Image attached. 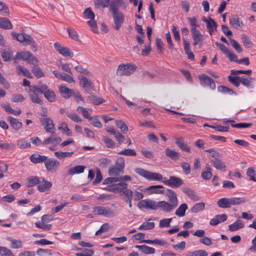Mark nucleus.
Segmentation results:
<instances>
[{
	"label": "nucleus",
	"mask_w": 256,
	"mask_h": 256,
	"mask_svg": "<svg viewBox=\"0 0 256 256\" xmlns=\"http://www.w3.org/2000/svg\"><path fill=\"white\" fill-rule=\"evenodd\" d=\"M0 254L1 256H14L12 252L8 248L0 246Z\"/></svg>",
	"instance_id": "nucleus-62"
},
{
	"label": "nucleus",
	"mask_w": 256,
	"mask_h": 256,
	"mask_svg": "<svg viewBox=\"0 0 256 256\" xmlns=\"http://www.w3.org/2000/svg\"><path fill=\"white\" fill-rule=\"evenodd\" d=\"M52 186V183L46 180L45 179L40 178V182L38 186V189L40 192H44L49 190Z\"/></svg>",
	"instance_id": "nucleus-14"
},
{
	"label": "nucleus",
	"mask_w": 256,
	"mask_h": 256,
	"mask_svg": "<svg viewBox=\"0 0 256 256\" xmlns=\"http://www.w3.org/2000/svg\"><path fill=\"white\" fill-rule=\"evenodd\" d=\"M8 120L10 122L11 126L16 130H18L22 126V123L20 122L18 120L9 116L8 118Z\"/></svg>",
	"instance_id": "nucleus-26"
},
{
	"label": "nucleus",
	"mask_w": 256,
	"mask_h": 256,
	"mask_svg": "<svg viewBox=\"0 0 256 256\" xmlns=\"http://www.w3.org/2000/svg\"><path fill=\"white\" fill-rule=\"evenodd\" d=\"M77 112H81L84 118L89 119L92 116L88 112V110L82 106H79L77 108Z\"/></svg>",
	"instance_id": "nucleus-52"
},
{
	"label": "nucleus",
	"mask_w": 256,
	"mask_h": 256,
	"mask_svg": "<svg viewBox=\"0 0 256 256\" xmlns=\"http://www.w3.org/2000/svg\"><path fill=\"white\" fill-rule=\"evenodd\" d=\"M128 188V184L124 182H120L114 184L115 193L122 194L123 192Z\"/></svg>",
	"instance_id": "nucleus-35"
},
{
	"label": "nucleus",
	"mask_w": 256,
	"mask_h": 256,
	"mask_svg": "<svg viewBox=\"0 0 256 256\" xmlns=\"http://www.w3.org/2000/svg\"><path fill=\"white\" fill-rule=\"evenodd\" d=\"M66 30L69 36L73 39L74 40L78 42L80 41V39L78 38V33L73 29H72L70 28H66Z\"/></svg>",
	"instance_id": "nucleus-55"
},
{
	"label": "nucleus",
	"mask_w": 256,
	"mask_h": 256,
	"mask_svg": "<svg viewBox=\"0 0 256 256\" xmlns=\"http://www.w3.org/2000/svg\"><path fill=\"white\" fill-rule=\"evenodd\" d=\"M174 142L182 150L187 152H190V147L185 144L184 139L182 137L175 138Z\"/></svg>",
	"instance_id": "nucleus-17"
},
{
	"label": "nucleus",
	"mask_w": 256,
	"mask_h": 256,
	"mask_svg": "<svg viewBox=\"0 0 256 256\" xmlns=\"http://www.w3.org/2000/svg\"><path fill=\"white\" fill-rule=\"evenodd\" d=\"M135 248L147 254H153L155 252V249L154 248L146 245H136L135 246Z\"/></svg>",
	"instance_id": "nucleus-29"
},
{
	"label": "nucleus",
	"mask_w": 256,
	"mask_h": 256,
	"mask_svg": "<svg viewBox=\"0 0 256 256\" xmlns=\"http://www.w3.org/2000/svg\"><path fill=\"white\" fill-rule=\"evenodd\" d=\"M78 78L80 80V85L84 90L88 91L91 89L92 87V82L90 80L82 76H78Z\"/></svg>",
	"instance_id": "nucleus-16"
},
{
	"label": "nucleus",
	"mask_w": 256,
	"mask_h": 256,
	"mask_svg": "<svg viewBox=\"0 0 256 256\" xmlns=\"http://www.w3.org/2000/svg\"><path fill=\"white\" fill-rule=\"evenodd\" d=\"M32 72L33 74L38 78H40L44 76V74L42 69L36 66L32 68Z\"/></svg>",
	"instance_id": "nucleus-59"
},
{
	"label": "nucleus",
	"mask_w": 256,
	"mask_h": 256,
	"mask_svg": "<svg viewBox=\"0 0 256 256\" xmlns=\"http://www.w3.org/2000/svg\"><path fill=\"white\" fill-rule=\"evenodd\" d=\"M66 115L68 117L70 118L74 122H82V120L80 118L78 115L76 113H72L70 112H66Z\"/></svg>",
	"instance_id": "nucleus-58"
},
{
	"label": "nucleus",
	"mask_w": 256,
	"mask_h": 256,
	"mask_svg": "<svg viewBox=\"0 0 256 256\" xmlns=\"http://www.w3.org/2000/svg\"><path fill=\"white\" fill-rule=\"evenodd\" d=\"M198 78L200 84L203 86H208L211 90L216 88V84L214 80L208 76L206 74H200Z\"/></svg>",
	"instance_id": "nucleus-10"
},
{
	"label": "nucleus",
	"mask_w": 256,
	"mask_h": 256,
	"mask_svg": "<svg viewBox=\"0 0 256 256\" xmlns=\"http://www.w3.org/2000/svg\"><path fill=\"white\" fill-rule=\"evenodd\" d=\"M148 190L152 193L157 194H164V188L161 185L151 186L148 188Z\"/></svg>",
	"instance_id": "nucleus-32"
},
{
	"label": "nucleus",
	"mask_w": 256,
	"mask_h": 256,
	"mask_svg": "<svg viewBox=\"0 0 256 256\" xmlns=\"http://www.w3.org/2000/svg\"><path fill=\"white\" fill-rule=\"evenodd\" d=\"M124 158L122 157L118 158L115 162L114 166L124 171Z\"/></svg>",
	"instance_id": "nucleus-64"
},
{
	"label": "nucleus",
	"mask_w": 256,
	"mask_h": 256,
	"mask_svg": "<svg viewBox=\"0 0 256 256\" xmlns=\"http://www.w3.org/2000/svg\"><path fill=\"white\" fill-rule=\"evenodd\" d=\"M14 62H16L18 59L26 60L29 64L37 66L38 60L30 52L28 51L18 52L14 58Z\"/></svg>",
	"instance_id": "nucleus-4"
},
{
	"label": "nucleus",
	"mask_w": 256,
	"mask_h": 256,
	"mask_svg": "<svg viewBox=\"0 0 256 256\" xmlns=\"http://www.w3.org/2000/svg\"><path fill=\"white\" fill-rule=\"evenodd\" d=\"M136 66L134 64H121L117 68L116 74L118 76H129L136 70Z\"/></svg>",
	"instance_id": "nucleus-5"
},
{
	"label": "nucleus",
	"mask_w": 256,
	"mask_h": 256,
	"mask_svg": "<svg viewBox=\"0 0 256 256\" xmlns=\"http://www.w3.org/2000/svg\"><path fill=\"white\" fill-rule=\"evenodd\" d=\"M8 240L11 242V248H20L22 247V242L20 240L12 239L10 238H8Z\"/></svg>",
	"instance_id": "nucleus-53"
},
{
	"label": "nucleus",
	"mask_w": 256,
	"mask_h": 256,
	"mask_svg": "<svg viewBox=\"0 0 256 256\" xmlns=\"http://www.w3.org/2000/svg\"><path fill=\"white\" fill-rule=\"evenodd\" d=\"M93 213L95 215H101L108 218L114 216V212L111 210L110 208L100 206L94 208Z\"/></svg>",
	"instance_id": "nucleus-9"
},
{
	"label": "nucleus",
	"mask_w": 256,
	"mask_h": 256,
	"mask_svg": "<svg viewBox=\"0 0 256 256\" xmlns=\"http://www.w3.org/2000/svg\"><path fill=\"white\" fill-rule=\"evenodd\" d=\"M32 90H35L37 92H40L41 94H44L46 92L48 91L49 89L48 88V86L46 84H40L38 86L35 85L30 86Z\"/></svg>",
	"instance_id": "nucleus-39"
},
{
	"label": "nucleus",
	"mask_w": 256,
	"mask_h": 256,
	"mask_svg": "<svg viewBox=\"0 0 256 256\" xmlns=\"http://www.w3.org/2000/svg\"><path fill=\"white\" fill-rule=\"evenodd\" d=\"M202 20L206 24L207 28L208 30V32L210 35H212L214 30H216L217 27L216 23L214 20L211 18L208 20L204 17L202 18Z\"/></svg>",
	"instance_id": "nucleus-15"
},
{
	"label": "nucleus",
	"mask_w": 256,
	"mask_h": 256,
	"mask_svg": "<svg viewBox=\"0 0 256 256\" xmlns=\"http://www.w3.org/2000/svg\"><path fill=\"white\" fill-rule=\"evenodd\" d=\"M124 171L121 169L114 166H111L108 170V174L111 176H118L123 174Z\"/></svg>",
	"instance_id": "nucleus-45"
},
{
	"label": "nucleus",
	"mask_w": 256,
	"mask_h": 256,
	"mask_svg": "<svg viewBox=\"0 0 256 256\" xmlns=\"http://www.w3.org/2000/svg\"><path fill=\"white\" fill-rule=\"evenodd\" d=\"M162 203V201L157 202L150 199H146L140 200L138 204V206L140 209L145 208L156 210L158 208H160V210L164 212V208Z\"/></svg>",
	"instance_id": "nucleus-3"
},
{
	"label": "nucleus",
	"mask_w": 256,
	"mask_h": 256,
	"mask_svg": "<svg viewBox=\"0 0 256 256\" xmlns=\"http://www.w3.org/2000/svg\"><path fill=\"white\" fill-rule=\"evenodd\" d=\"M188 20L191 27L190 30H196V28L199 26V24L197 23V19L195 17H189Z\"/></svg>",
	"instance_id": "nucleus-56"
},
{
	"label": "nucleus",
	"mask_w": 256,
	"mask_h": 256,
	"mask_svg": "<svg viewBox=\"0 0 256 256\" xmlns=\"http://www.w3.org/2000/svg\"><path fill=\"white\" fill-rule=\"evenodd\" d=\"M192 32V40H194V45H197L202 40L203 38L202 34L198 30H194L191 31Z\"/></svg>",
	"instance_id": "nucleus-28"
},
{
	"label": "nucleus",
	"mask_w": 256,
	"mask_h": 256,
	"mask_svg": "<svg viewBox=\"0 0 256 256\" xmlns=\"http://www.w3.org/2000/svg\"><path fill=\"white\" fill-rule=\"evenodd\" d=\"M88 99L96 105L100 104L104 102V100L101 98L98 97L95 95H90L88 97Z\"/></svg>",
	"instance_id": "nucleus-50"
},
{
	"label": "nucleus",
	"mask_w": 256,
	"mask_h": 256,
	"mask_svg": "<svg viewBox=\"0 0 256 256\" xmlns=\"http://www.w3.org/2000/svg\"><path fill=\"white\" fill-rule=\"evenodd\" d=\"M244 224L242 220H237L233 224L228 226V230L230 232L236 231L244 227Z\"/></svg>",
	"instance_id": "nucleus-30"
},
{
	"label": "nucleus",
	"mask_w": 256,
	"mask_h": 256,
	"mask_svg": "<svg viewBox=\"0 0 256 256\" xmlns=\"http://www.w3.org/2000/svg\"><path fill=\"white\" fill-rule=\"evenodd\" d=\"M163 182L167 186L172 188H177L182 185L184 182V180L180 178L170 176L168 180H166Z\"/></svg>",
	"instance_id": "nucleus-12"
},
{
	"label": "nucleus",
	"mask_w": 256,
	"mask_h": 256,
	"mask_svg": "<svg viewBox=\"0 0 256 256\" xmlns=\"http://www.w3.org/2000/svg\"><path fill=\"white\" fill-rule=\"evenodd\" d=\"M230 24L232 26L235 28H242L244 26V24L242 20L240 18L233 16L229 19Z\"/></svg>",
	"instance_id": "nucleus-23"
},
{
	"label": "nucleus",
	"mask_w": 256,
	"mask_h": 256,
	"mask_svg": "<svg viewBox=\"0 0 256 256\" xmlns=\"http://www.w3.org/2000/svg\"><path fill=\"white\" fill-rule=\"evenodd\" d=\"M17 144L20 149H24L30 148L31 146L30 142L26 138L19 140L17 141Z\"/></svg>",
	"instance_id": "nucleus-43"
},
{
	"label": "nucleus",
	"mask_w": 256,
	"mask_h": 256,
	"mask_svg": "<svg viewBox=\"0 0 256 256\" xmlns=\"http://www.w3.org/2000/svg\"><path fill=\"white\" fill-rule=\"evenodd\" d=\"M180 166L183 172L186 175L190 174L191 172V168L189 163L186 162H180Z\"/></svg>",
	"instance_id": "nucleus-49"
},
{
	"label": "nucleus",
	"mask_w": 256,
	"mask_h": 256,
	"mask_svg": "<svg viewBox=\"0 0 256 256\" xmlns=\"http://www.w3.org/2000/svg\"><path fill=\"white\" fill-rule=\"evenodd\" d=\"M114 22L113 28L115 30H118L122 26L124 20V14L120 12H112Z\"/></svg>",
	"instance_id": "nucleus-7"
},
{
	"label": "nucleus",
	"mask_w": 256,
	"mask_h": 256,
	"mask_svg": "<svg viewBox=\"0 0 256 256\" xmlns=\"http://www.w3.org/2000/svg\"><path fill=\"white\" fill-rule=\"evenodd\" d=\"M74 154V152H68L57 151L54 152V156L58 160H62L66 158L70 157Z\"/></svg>",
	"instance_id": "nucleus-37"
},
{
	"label": "nucleus",
	"mask_w": 256,
	"mask_h": 256,
	"mask_svg": "<svg viewBox=\"0 0 256 256\" xmlns=\"http://www.w3.org/2000/svg\"><path fill=\"white\" fill-rule=\"evenodd\" d=\"M58 90L61 96L64 98H70L72 94L74 91L72 89H70L64 86H58Z\"/></svg>",
	"instance_id": "nucleus-21"
},
{
	"label": "nucleus",
	"mask_w": 256,
	"mask_h": 256,
	"mask_svg": "<svg viewBox=\"0 0 256 256\" xmlns=\"http://www.w3.org/2000/svg\"><path fill=\"white\" fill-rule=\"evenodd\" d=\"M90 122L91 124H92L94 127H96L97 128H102V124L100 122V121L98 120V117L97 116H91L88 119Z\"/></svg>",
	"instance_id": "nucleus-47"
},
{
	"label": "nucleus",
	"mask_w": 256,
	"mask_h": 256,
	"mask_svg": "<svg viewBox=\"0 0 256 256\" xmlns=\"http://www.w3.org/2000/svg\"><path fill=\"white\" fill-rule=\"evenodd\" d=\"M31 162L36 164L38 163H43L48 159V157L45 156L40 155L38 154H34L31 155L29 158Z\"/></svg>",
	"instance_id": "nucleus-19"
},
{
	"label": "nucleus",
	"mask_w": 256,
	"mask_h": 256,
	"mask_svg": "<svg viewBox=\"0 0 256 256\" xmlns=\"http://www.w3.org/2000/svg\"><path fill=\"white\" fill-rule=\"evenodd\" d=\"M210 164L216 170H226V165L219 158H213L210 160Z\"/></svg>",
	"instance_id": "nucleus-18"
},
{
	"label": "nucleus",
	"mask_w": 256,
	"mask_h": 256,
	"mask_svg": "<svg viewBox=\"0 0 256 256\" xmlns=\"http://www.w3.org/2000/svg\"><path fill=\"white\" fill-rule=\"evenodd\" d=\"M45 98L50 102H54L56 100V96L54 92L50 89L44 94Z\"/></svg>",
	"instance_id": "nucleus-38"
},
{
	"label": "nucleus",
	"mask_w": 256,
	"mask_h": 256,
	"mask_svg": "<svg viewBox=\"0 0 256 256\" xmlns=\"http://www.w3.org/2000/svg\"><path fill=\"white\" fill-rule=\"evenodd\" d=\"M241 38L243 44L246 48H249L252 46V44L249 38L246 35L244 34H242Z\"/></svg>",
	"instance_id": "nucleus-61"
},
{
	"label": "nucleus",
	"mask_w": 256,
	"mask_h": 256,
	"mask_svg": "<svg viewBox=\"0 0 256 256\" xmlns=\"http://www.w3.org/2000/svg\"><path fill=\"white\" fill-rule=\"evenodd\" d=\"M0 28L8 30L12 28V25L10 22L6 18H0Z\"/></svg>",
	"instance_id": "nucleus-36"
},
{
	"label": "nucleus",
	"mask_w": 256,
	"mask_h": 256,
	"mask_svg": "<svg viewBox=\"0 0 256 256\" xmlns=\"http://www.w3.org/2000/svg\"><path fill=\"white\" fill-rule=\"evenodd\" d=\"M16 68L17 70L18 71V74H22L24 76H25L28 78H32V76L30 74V71L28 70L26 68H25L22 66L20 65H18L16 66Z\"/></svg>",
	"instance_id": "nucleus-46"
},
{
	"label": "nucleus",
	"mask_w": 256,
	"mask_h": 256,
	"mask_svg": "<svg viewBox=\"0 0 256 256\" xmlns=\"http://www.w3.org/2000/svg\"><path fill=\"white\" fill-rule=\"evenodd\" d=\"M212 169L206 164L205 167V170L202 172L201 176L204 180H210L212 176Z\"/></svg>",
	"instance_id": "nucleus-24"
},
{
	"label": "nucleus",
	"mask_w": 256,
	"mask_h": 256,
	"mask_svg": "<svg viewBox=\"0 0 256 256\" xmlns=\"http://www.w3.org/2000/svg\"><path fill=\"white\" fill-rule=\"evenodd\" d=\"M118 154L127 156H135L136 153L134 150L128 148L121 150L118 152Z\"/></svg>",
	"instance_id": "nucleus-63"
},
{
	"label": "nucleus",
	"mask_w": 256,
	"mask_h": 256,
	"mask_svg": "<svg viewBox=\"0 0 256 256\" xmlns=\"http://www.w3.org/2000/svg\"><path fill=\"white\" fill-rule=\"evenodd\" d=\"M37 92L35 90H32V87L30 86L29 95L32 102L34 104H42V101L38 97Z\"/></svg>",
	"instance_id": "nucleus-22"
},
{
	"label": "nucleus",
	"mask_w": 256,
	"mask_h": 256,
	"mask_svg": "<svg viewBox=\"0 0 256 256\" xmlns=\"http://www.w3.org/2000/svg\"><path fill=\"white\" fill-rule=\"evenodd\" d=\"M166 194L168 198V200H162V204L164 208V212H170L173 211L178 206L177 194L173 190L170 189L166 190Z\"/></svg>",
	"instance_id": "nucleus-1"
},
{
	"label": "nucleus",
	"mask_w": 256,
	"mask_h": 256,
	"mask_svg": "<svg viewBox=\"0 0 256 256\" xmlns=\"http://www.w3.org/2000/svg\"><path fill=\"white\" fill-rule=\"evenodd\" d=\"M155 224L154 222H144L138 228L140 230H150L154 228Z\"/></svg>",
	"instance_id": "nucleus-41"
},
{
	"label": "nucleus",
	"mask_w": 256,
	"mask_h": 256,
	"mask_svg": "<svg viewBox=\"0 0 256 256\" xmlns=\"http://www.w3.org/2000/svg\"><path fill=\"white\" fill-rule=\"evenodd\" d=\"M126 7L124 0H112L110 5V10L111 12H120V8L125 10Z\"/></svg>",
	"instance_id": "nucleus-11"
},
{
	"label": "nucleus",
	"mask_w": 256,
	"mask_h": 256,
	"mask_svg": "<svg viewBox=\"0 0 256 256\" xmlns=\"http://www.w3.org/2000/svg\"><path fill=\"white\" fill-rule=\"evenodd\" d=\"M228 80L234 86L238 87L241 83V77L229 76Z\"/></svg>",
	"instance_id": "nucleus-48"
},
{
	"label": "nucleus",
	"mask_w": 256,
	"mask_h": 256,
	"mask_svg": "<svg viewBox=\"0 0 256 256\" xmlns=\"http://www.w3.org/2000/svg\"><path fill=\"white\" fill-rule=\"evenodd\" d=\"M1 54L3 60L8 62L11 60L13 52L10 48H4L1 52Z\"/></svg>",
	"instance_id": "nucleus-34"
},
{
	"label": "nucleus",
	"mask_w": 256,
	"mask_h": 256,
	"mask_svg": "<svg viewBox=\"0 0 256 256\" xmlns=\"http://www.w3.org/2000/svg\"><path fill=\"white\" fill-rule=\"evenodd\" d=\"M172 220V218H163L159 222V227L160 228L169 227Z\"/></svg>",
	"instance_id": "nucleus-60"
},
{
	"label": "nucleus",
	"mask_w": 256,
	"mask_h": 256,
	"mask_svg": "<svg viewBox=\"0 0 256 256\" xmlns=\"http://www.w3.org/2000/svg\"><path fill=\"white\" fill-rule=\"evenodd\" d=\"M40 178L36 176H32L28 179L26 186L28 187H32L36 184H38Z\"/></svg>",
	"instance_id": "nucleus-51"
},
{
	"label": "nucleus",
	"mask_w": 256,
	"mask_h": 256,
	"mask_svg": "<svg viewBox=\"0 0 256 256\" xmlns=\"http://www.w3.org/2000/svg\"><path fill=\"white\" fill-rule=\"evenodd\" d=\"M116 126L122 132L125 134L128 130V128L126 124L122 120H116Z\"/></svg>",
	"instance_id": "nucleus-57"
},
{
	"label": "nucleus",
	"mask_w": 256,
	"mask_h": 256,
	"mask_svg": "<svg viewBox=\"0 0 256 256\" xmlns=\"http://www.w3.org/2000/svg\"><path fill=\"white\" fill-rule=\"evenodd\" d=\"M182 191L186 194L190 198L194 201H197L198 200V196L190 188L186 187L182 189Z\"/></svg>",
	"instance_id": "nucleus-25"
},
{
	"label": "nucleus",
	"mask_w": 256,
	"mask_h": 256,
	"mask_svg": "<svg viewBox=\"0 0 256 256\" xmlns=\"http://www.w3.org/2000/svg\"><path fill=\"white\" fill-rule=\"evenodd\" d=\"M44 117L40 118V120L47 132L54 134H55L54 125L53 120L50 118L46 117V114H42Z\"/></svg>",
	"instance_id": "nucleus-6"
},
{
	"label": "nucleus",
	"mask_w": 256,
	"mask_h": 256,
	"mask_svg": "<svg viewBox=\"0 0 256 256\" xmlns=\"http://www.w3.org/2000/svg\"><path fill=\"white\" fill-rule=\"evenodd\" d=\"M23 42H25L26 44H29L31 46L32 48V50L34 52L36 51L37 49L36 46H35V42L30 36L26 34Z\"/></svg>",
	"instance_id": "nucleus-42"
},
{
	"label": "nucleus",
	"mask_w": 256,
	"mask_h": 256,
	"mask_svg": "<svg viewBox=\"0 0 256 256\" xmlns=\"http://www.w3.org/2000/svg\"><path fill=\"white\" fill-rule=\"evenodd\" d=\"M248 200L244 198H223L218 200L217 204L220 208H230L232 206L245 203Z\"/></svg>",
	"instance_id": "nucleus-2"
},
{
	"label": "nucleus",
	"mask_w": 256,
	"mask_h": 256,
	"mask_svg": "<svg viewBox=\"0 0 256 256\" xmlns=\"http://www.w3.org/2000/svg\"><path fill=\"white\" fill-rule=\"evenodd\" d=\"M205 204L204 202H200L196 204L191 208L190 211L193 213H197L204 210Z\"/></svg>",
	"instance_id": "nucleus-44"
},
{
	"label": "nucleus",
	"mask_w": 256,
	"mask_h": 256,
	"mask_svg": "<svg viewBox=\"0 0 256 256\" xmlns=\"http://www.w3.org/2000/svg\"><path fill=\"white\" fill-rule=\"evenodd\" d=\"M54 47L57 52L65 57L72 58L74 56V53L68 48L63 47L58 43L54 44Z\"/></svg>",
	"instance_id": "nucleus-13"
},
{
	"label": "nucleus",
	"mask_w": 256,
	"mask_h": 256,
	"mask_svg": "<svg viewBox=\"0 0 256 256\" xmlns=\"http://www.w3.org/2000/svg\"><path fill=\"white\" fill-rule=\"evenodd\" d=\"M166 155L174 160H178L180 156V154L174 150L168 148L166 149Z\"/></svg>",
	"instance_id": "nucleus-31"
},
{
	"label": "nucleus",
	"mask_w": 256,
	"mask_h": 256,
	"mask_svg": "<svg viewBox=\"0 0 256 256\" xmlns=\"http://www.w3.org/2000/svg\"><path fill=\"white\" fill-rule=\"evenodd\" d=\"M44 166L46 170L52 173L57 170L60 166V162L55 158H48L44 162Z\"/></svg>",
	"instance_id": "nucleus-8"
},
{
	"label": "nucleus",
	"mask_w": 256,
	"mask_h": 256,
	"mask_svg": "<svg viewBox=\"0 0 256 256\" xmlns=\"http://www.w3.org/2000/svg\"><path fill=\"white\" fill-rule=\"evenodd\" d=\"M162 179L163 177L161 174L150 172L148 180H150L162 181Z\"/></svg>",
	"instance_id": "nucleus-54"
},
{
	"label": "nucleus",
	"mask_w": 256,
	"mask_h": 256,
	"mask_svg": "<svg viewBox=\"0 0 256 256\" xmlns=\"http://www.w3.org/2000/svg\"><path fill=\"white\" fill-rule=\"evenodd\" d=\"M218 92L224 94H228L229 95L235 96L237 94L236 92H234L232 90L224 86H218Z\"/></svg>",
	"instance_id": "nucleus-40"
},
{
	"label": "nucleus",
	"mask_w": 256,
	"mask_h": 256,
	"mask_svg": "<svg viewBox=\"0 0 256 256\" xmlns=\"http://www.w3.org/2000/svg\"><path fill=\"white\" fill-rule=\"evenodd\" d=\"M86 168L84 166L78 165L72 168H70L68 171V174L72 176L76 174H79L83 172Z\"/></svg>",
	"instance_id": "nucleus-27"
},
{
	"label": "nucleus",
	"mask_w": 256,
	"mask_h": 256,
	"mask_svg": "<svg viewBox=\"0 0 256 256\" xmlns=\"http://www.w3.org/2000/svg\"><path fill=\"white\" fill-rule=\"evenodd\" d=\"M254 78L252 77L241 76V84L248 89L254 88Z\"/></svg>",
	"instance_id": "nucleus-20"
},
{
	"label": "nucleus",
	"mask_w": 256,
	"mask_h": 256,
	"mask_svg": "<svg viewBox=\"0 0 256 256\" xmlns=\"http://www.w3.org/2000/svg\"><path fill=\"white\" fill-rule=\"evenodd\" d=\"M188 205L186 203L182 204L176 210L175 214L179 217L185 216L186 211L188 209Z\"/></svg>",
	"instance_id": "nucleus-33"
}]
</instances>
